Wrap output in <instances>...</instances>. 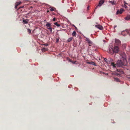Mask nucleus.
<instances>
[{
  "instance_id": "1",
  "label": "nucleus",
  "mask_w": 130,
  "mask_h": 130,
  "mask_svg": "<svg viewBox=\"0 0 130 130\" xmlns=\"http://www.w3.org/2000/svg\"><path fill=\"white\" fill-rule=\"evenodd\" d=\"M127 63L126 59L125 58H122L120 60H118L117 62L118 66L121 67L122 66H126Z\"/></svg>"
},
{
  "instance_id": "2",
  "label": "nucleus",
  "mask_w": 130,
  "mask_h": 130,
  "mask_svg": "<svg viewBox=\"0 0 130 130\" xmlns=\"http://www.w3.org/2000/svg\"><path fill=\"white\" fill-rule=\"evenodd\" d=\"M119 50V49L118 47L117 46H115L114 47V48L113 49L112 48H111V49H110L109 50V53L111 54H113V52L115 53H118Z\"/></svg>"
},
{
  "instance_id": "3",
  "label": "nucleus",
  "mask_w": 130,
  "mask_h": 130,
  "mask_svg": "<svg viewBox=\"0 0 130 130\" xmlns=\"http://www.w3.org/2000/svg\"><path fill=\"white\" fill-rule=\"evenodd\" d=\"M124 73L123 70L121 69H117L116 71L115 75L117 76H120L121 75L123 74Z\"/></svg>"
},
{
  "instance_id": "4",
  "label": "nucleus",
  "mask_w": 130,
  "mask_h": 130,
  "mask_svg": "<svg viewBox=\"0 0 130 130\" xmlns=\"http://www.w3.org/2000/svg\"><path fill=\"white\" fill-rule=\"evenodd\" d=\"M129 32V30L128 31H124L122 32L121 34L122 35L125 36L127 34H128L130 36V33Z\"/></svg>"
},
{
  "instance_id": "5",
  "label": "nucleus",
  "mask_w": 130,
  "mask_h": 130,
  "mask_svg": "<svg viewBox=\"0 0 130 130\" xmlns=\"http://www.w3.org/2000/svg\"><path fill=\"white\" fill-rule=\"evenodd\" d=\"M115 44L118 45H120L121 44V43L119 39H116L115 40Z\"/></svg>"
},
{
  "instance_id": "6",
  "label": "nucleus",
  "mask_w": 130,
  "mask_h": 130,
  "mask_svg": "<svg viewBox=\"0 0 130 130\" xmlns=\"http://www.w3.org/2000/svg\"><path fill=\"white\" fill-rule=\"evenodd\" d=\"M95 27L100 30H102L103 29V26L99 24L95 25Z\"/></svg>"
},
{
  "instance_id": "7",
  "label": "nucleus",
  "mask_w": 130,
  "mask_h": 130,
  "mask_svg": "<svg viewBox=\"0 0 130 130\" xmlns=\"http://www.w3.org/2000/svg\"><path fill=\"white\" fill-rule=\"evenodd\" d=\"M124 9L123 8H121L120 10H118L116 13V14H117L119 13L120 14H121L122 13V12L124 11Z\"/></svg>"
},
{
  "instance_id": "8",
  "label": "nucleus",
  "mask_w": 130,
  "mask_h": 130,
  "mask_svg": "<svg viewBox=\"0 0 130 130\" xmlns=\"http://www.w3.org/2000/svg\"><path fill=\"white\" fill-rule=\"evenodd\" d=\"M104 0H100L99 2L98 6H99L101 7L102 5L104 3Z\"/></svg>"
},
{
  "instance_id": "9",
  "label": "nucleus",
  "mask_w": 130,
  "mask_h": 130,
  "mask_svg": "<svg viewBox=\"0 0 130 130\" xmlns=\"http://www.w3.org/2000/svg\"><path fill=\"white\" fill-rule=\"evenodd\" d=\"M23 22L24 24H27L28 23L29 20L27 19H25L24 18L23 19Z\"/></svg>"
},
{
  "instance_id": "10",
  "label": "nucleus",
  "mask_w": 130,
  "mask_h": 130,
  "mask_svg": "<svg viewBox=\"0 0 130 130\" xmlns=\"http://www.w3.org/2000/svg\"><path fill=\"white\" fill-rule=\"evenodd\" d=\"M86 40L88 42L89 44H92V42L90 40V39L88 38H86Z\"/></svg>"
},
{
  "instance_id": "11",
  "label": "nucleus",
  "mask_w": 130,
  "mask_h": 130,
  "mask_svg": "<svg viewBox=\"0 0 130 130\" xmlns=\"http://www.w3.org/2000/svg\"><path fill=\"white\" fill-rule=\"evenodd\" d=\"M87 64H92L94 66H95V62L93 61L87 62Z\"/></svg>"
},
{
  "instance_id": "12",
  "label": "nucleus",
  "mask_w": 130,
  "mask_h": 130,
  "mask_svg": "<svg viewBox=\"0 0 130 130\" xmlns=\"http://www.w3.org/2000/svg\"><path fill=\"white\" fill-rule=\"evenodd\" d=\"M121 56L122 57V58H125V53H121Z\"/></svg>"
},
{
  "instance_id": "13",
  "label": "nucleus",
  "mask_w": 130,
  "mask_h": 130,
  "mask_svg": "<svg viewBox=\"0 0 130 130\" xmlns=\"http://www.w3.org/2000/svg\"><path fill=\"white\" fill-rule=\"evenodd\" d=\"M126 20H128L130 19V15H128L125 18Z\"/></svg>"
},
{
  "instance_id": "14",
  "label": "nucleus",
  "mask_w": 130,
  "mask_h": 130,
  "mask_svg": "<svg viewBox=\"0 0 130 130\" xmlns=\"http://www.w3.org/2000/svg\"><path fill=\"white\" fill-rule=\"evenodd\" d=\"M73 37H71L69 38L67 40V41L68 42H70L73 39Z\"/></svg>"
},
{
  "instance_id": "15",
  "label": "nucleus",
  "mask_w": 130,
  "mask_h": 130,
  "mask_svg": "<svg viewBox=\"0 0 130 130\" xmlns=\"http://www.w3.org/2000/svg\"><path fill=\"white\" fill-rule=\"evenodd\" d=\"M111 65L114 67H116L117 66V63L116 64H115L114 63L111 62Z\"/></svg>"
},
{
  "instance_id": "16",
  "label": "nucleus",
  "mask_w": 130,
  "mask_h": 130,
  "mask_svg": "<svg viewBox=\"0 0 130 130\" xmlns=\"http://www.w3.org/2000/svg\"><path fill=\"white\" fill-rule=\"evenodd\" d=\"M76 32L75 31H73V32L72 33V35L73 36L76 37Z\"/></svg>"
},
{
  "instance_id": "17",
  "label": "nucleus",
  "mask_w": 130,
  "mask_h": 130,
  "mask_svg": "<svg viewBox=\"0 0 130 130\" xmlns=\"http://www.w3.org/2000/svg\"><path fill=\"white\" fill-rule=\"evenodd\" d=\"M50 9L51 11H54L55 10V8H52V7H50Z\"/></svg>"
},
{
  "instance_id": "18",
  "label": "nucleus",
  "mask_w": 130,
  "mask_h": 130,
  "mask_svg": "<svg viewBox=\"0 0 130 130\" xmlns=\"http://www.w3.org/2000/svg\"><path fill=\"white\" fill-rule=\"evenodd\" d=\"M46 26L47 28H48V27H51V25L50 23H48L46 24Z\"/></svg>"
},
{
  "instance_id": "19",
  "label": "nucleus",
  "mask_w": 130,
  "mask_h": 130,
  "mask_svg": "<svg viewBox=\"0 0 130 130\" xmlns=\"http://www.w3.org/2000/svg\"><path fill=\"white\" fill-rule=\"evenodd\" d=\"M114 78L115 80L116 81L118 82H119V79L117 77H114Z\"/></svg>"
},
{
  "instance_id": "20",
  "label": "nucleus",
  "mask_w": 130,
  "mask_h": 130,
  "mask_svg": "<svg viewBox=\"0 0 130 130\" xmlns=\"http://www.w3.org/2000/svg\"><path fill=\"white\" fill-rule=\"evenodd\" d=\"M54 24H55V25L56 26L58 27H59L60 26V25L59 24H58L57 22L55 23H54Z\"/></svg>"
},
{
  "instance_id": "21",
  "label": "nucleus",
  "mask_w": 130,
  "mask_h": 130,
  "mask_svg": "<svg viewBox=\"0 0 130 130\" xmlns=\"http://www.w3.org/2000/svg\"><path fill=\"white\" fill-rule=\"evenodd\" d=\"M47 50V49L45 48H43L42 49V52H45Z\"/></svg>"
},
{
  "instance_id": "22",
  "label": "nucleus",
  "mask_w": 130,
  "mask_h": 130,
  "mask_svg": "<svg viewBox=\"0 0 130 130\" xmlns=\"http://www.w3.org/2000/svg\"><path fill=\"white\" fill-rule=\"evenodd\" d=\"M47 28L49 29V30H50V32H52V28H51V27H48V28Z\"/></svg>"
},
{
  "instance_id": "23",
  "label": "nucleus",
  "mask_w": 130,
  "mask_h": 130,
  "mask_svg": "<svg viewBox=\"0 0 130 130\" xmlns=\"http://www.w3.org/2000/svg\"><path fill=\"white\" fill-rule=\"evenodd\" d=\"M21 3V2H17L16 3L15 5L18 6Z\"/></svg>"
},
{
  "instance_id": "24",
  "label": "nucleus",
  "mask_w": 130,
  "mask_h": 130,
  "mask_svg": "<svg viewBox=\"0 0 130 130\" xmlns=\"http://www.w3.org/2000/svg\"><path fill=\"white\" fill-rule=\"evenodd\" d=\"M28 32L29 33V34H30L31 33V30L29 29H27Z\"/></svg>"
},
{
  "instance_id": "25",
  "label": "nucleus",
  "mask_w": 130,
  "mask_h": 130,
  "mask_svg": "<svg viewBox=\"0 0 130 130\" xmlns=\"http://www.w3.org/2000/svg\"><path fill=\"white\" fill-rule=\"evenodd\" d=\"M110 3H111V4L112 5H115V3L114 2V1H111L110 2Z\"/></svg>"
},
{
  "instance_id": "26",
  "label": "nucleus",
  "mask_w": 130,
  "mask_h": 130,
  "mask_svg": "<svg viewBox=\"0 0 130 130\" xmlns=\"http://www.w3.org/2000/svg\"><path fill=\"white\" fill-rule=\"evenodd\" d=\"M109 61L110 62H112L113 61V60L111 58H109Z\"/></svg>"
},
{
  "instance_id": "27",
  "label": "nucleus",
  "mask_w": 130,
  "mask_h": 130,
  "mask_svg": "<svg viewBox=\"0 0 130 130\" xmlns=\"http://www.w3.org/2000/svg\"><path fill=\"white\" fill-rule=\"evenodd\" d=\"M69 61H70V62H72V63H74V64L75 63H76V61H74V62L70 60Z\"/></svg>"
},
{
  "instance_id": "28",
  "label": "nucleus",
  "mask_w": 130,
  "mask_h": 130,
  "mask_svg": "<svg viewBox=\"0 0 130 130\" xmlns=\"http://www.w3.org/2000/svg\"><path fill=\"white\" fill-rule=\"evenodd\" d=\"M123 7L125 8H126L127 7V6L126 5L124 4V5Z\"/></svg>"
},
{
  "instance_id": "29",
  "label": "nucleus",
  "mask_w": 130,
  "mask_h": 130,
  "mask_svg": "<svg viewBox=\"0 0 130 130\" xmlns=\"http://www.w3.org/2000/svg\"><path fill=\"white\" fill-rule=\"evenodd\" d=\"M99 6H98V5H97L96 7H95V9H97L98 8V7Z\"/></svg>"
},
{
  "instance_id": "30",
  "label": "nucleus",
  "mask_w": 130,
  "mask_h": 130,
  "mask_svg": "<svg viewBox=\"0 0 130 130\" xmlns=\"http://www.w3.org/2000/svg\"><path fill=\"white\" fill-rule=\"evenodd\" d=\"M59 39H57L56 40V42L57 43V42H59Z\"/></svg>"
},
{
  "instance_id": "31",
  "label": "nucleus",
  "mask_w": 130,
  "mask_h": 130,
  "mask_svg": "<svg viewBox=\"0 0 130 130\" xmlns=\"http://www.w3.org/2000/svg\"><path fill=\"white\" fill-rule=\"evenodd\" d=\"M56 20V18H53V21H55Z\"/></svg>"
},
{
  "instance_id": "32",
  "label": "nucleus",
  "mask_w": 130,
  "mask_h": 130,
  "mask_svg": "<svg viewBox=\"0 0 130 130\" xmlns=\"http://www.w3.org/2000/svg\"><path fill=\"white\" fill-rule=\"evenodd\" d=\"M104 60H105V61H106L107 60V58H104Z\"/></svg>"
},
{
  "instance_id": "33",
  "label": "nucleus",
  "mask_w": 130,
  "mask_h": 130,
  "mask_svg": "<svg viewBox=\"0 0 130 130\" xmlns=\"http://www.w3.org/2000/svg\"><path fill=\"white\" fill-rule=\"evenodd\" d=\"M89 6H88L87 7V10H88L89 9Z\"/></svg>"
},
{
  "instance_id": "34",
  "label": "nucleus",
  "mask_w": 130,
  "mask_h": 130,
  "mask_svg": "<svg viewBox=\"0 0 130 130\" xmlns=\"http://www.w3.org/2000/svg\"><path fill=\"white\" fill-rule=\"evenodd\" d=\"M17 6L16 5H15V9H17Z\"/></svg>"
},
{
  "instance_id": "35",
  "label": "nucleus",
  "mask_w": 130,
  "mask_h": 130,
  "mask_svg": "<svg viewBox=\"0 0 130 130\" xmlns=\"http://www.w3.org/2000/svg\"><path fill=\"white\" fill-rule=\"evenodd\" d=\"M129 63L130 65V58H129Z\"/></svg>"
},
{
  "instance_id": "36",
  "label": "nucleus",
  "mask_w": 130,
  "mask_h": 130,
  "mask_svg": "<svg viewBox=\"0 0 130 130\" xmlns=\"http://www.w3.org/2000/svg\"><path fill=\"white\" fill-rule=\"evenodd\" d=\"M117 26L116 25H115V26L114 27V29H115V28H116V27Z\"/></svg>"
},
{
  "instance_id": "37",
  "label": "nucleus",
  "mask_w": 130,
  "mask_h": 130,
  "mask_svg": "<svg viewBox=\"0 0 130 130\" xmlns=\"http://www.w3.org/2000/svg\"><path fill=\"white\" fill-rule=\"evenodd\" d=\"M45 45L46 46H47L48 45V44H46L45 45Z\"/></svg>"
},
{
  "instance_id": "38",
  "label": "nucleus",
  "mask_w": 130,
  "mask_h": 130,
  "mask_svg": "<svg viewBox=\"0 0 130 130\" xmlns=\"http://www.w3.org/2000/svg\"><path fill=\"white\" fill-rule=\"evenodd\" d=\"M49 12V10H47V13L48 12Z\"/></svg>"
},
{
  "instance_id": "39",
  "label": "nucleus",
  "mask_w": 130,
  "mask_h": 130,
  "mask_svg": "<svg viewBox=\"0 0 130 130\" xmlns=\"http://www.w3.org/2000/svg\"><path fill=\"white\" fill-rule=\"evenodd\" d=\"M29 14V13H28L27 14H26V15H28Z\"/></svg>"
},
{
  "instance_id": "40",
  "label": "nucleus",
  "mask_w": 130,
  "mask_h": 130,
  "mask_svg": "<svg viewBox=\"0 0 130 130\" xmlns=\"http://www.w3.org/2000/svg\"><path fill=\"white\" fill-rule=\"evenodd\" d=\"M129 32L130 33V29L129 30Z\"/></svg>"
},
{
  "instance_id": "41",
  "label": "nucleus",
  "mask_w": 130,
  "mask_h": 130,
  "mask_svg": "<svg viewBox=\"0 0 130 130\" xmlns=\"http://www.w3.org/2000/svg\"><path fill=\"white\" fill-rule=\"evenodd\" d=\"M124 3L125 4H127L125 3V2H124Z\"/></svg>"
},
{
  "instance_id": "42",
  "label": "nucleus",
  "mask_w": 130,
  "mask_h": 130,
  "mask_svg": "<svg viewBox=\"0 0 130 130\" xmlns=\"http://www.w3.org/2000/svg\"><path fill=\"white\" fill-rule=\"evenodd\" d=\"M22 7H20L19 8H22Z\"/></svg>"
}]
</instances>
